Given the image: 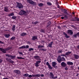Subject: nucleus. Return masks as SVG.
I'll return each mask as SVG.
<instances>
[{"label": "nucleus", "instance_id": "obj_26", "mask_svg": "<svg viewBox=\"0 0 79 79\" xmlns=\"http://www.w3.org/2000/svg\"><path fill=\"white\" fill-rule=\"evenodd\" d=\"M19 15H24V14L22 10H21L19 13Z\"/></svg>", "mask_w": 79, "mask_h": 79}, {"label": "nucleus", "instance_id": "obj_59", "mask_svg": "<svg viewBox=\"0 0 79 79\" xmlns=\"http://www.w3.org/2000/svg\"><path fill=\"white\" fill-rule=\"evenodd\" d=\"M40 58H38V59H36V60H37V61H39V60H40Z\"/></svg>", "mask_w": 79, "mask_h": 79}, {"label": "nucleus", "instance_id": "obj_4", "mask_svg": "<svg viewBox=\"0 0 79 79\" xmlns=\"http://www.w3.org/2000/svg\"><path fill=\"white\" fill-rule=\"evenodd\" d=\"M57 61H58V63H61L62 60H61V56H58L57 57Z\"/></svg>", "mask_w": 79, "mask_h": 79}, {"label": "nucleus", "instance_id": "obj_50", "mask_svg": "<svg viewBox=\"0 0 79 79\" xmlns=\"http://www.w3.org/2000/svg\"><path fill=\"white\" fill-rule=\"evenodd\" d=\"M32 77V75H28V77H29V78H31Z\"/></svg>", "mask_w": 79, "mask_h": 79}, {"label": "nucleus", "instance_id": "obj_8", "mask_svg": "<svg viewBox=\"0 0 79 79\" xmlns=\"http://www.w3.org/2000/svg\"><path fill=\"white\" fill-rule=\"evenodd\" d=\"M0 50L1 52H2V53H6V51L5 49L2 48H0Z\"/></svg>", "mask_w": 79, "mask_h": 79}, {"label": "nucleus", "instance_id": "obj_40", "mask_svg": "<svg viewBox=\"0 0 79 79\" xmlns=\"http://www.w3.org/2000/svg\"><path fill=\"white\" fill-rule=\"evenodd\" d=\"M67 15H64V18L65 19H68V16Z\"/></svg>", "mask_w": 79, "mask_h": 79}, {"label": "nucleus", "instance_id": "obj_27", "mask_svg": "<svg viewBox=\"0 0 79 79\" xmlns=\"http://www.w3.org/2000/svg\"><path fill=\"white\" fill-rule=\"evenodd\" d=\"M9 63H14V61L11 60V59H9V60L8 61Z\"/></svg>", "mask_w": 79, "mask_h": 79}, {"label": "nucleus", "instance_id": "obj_21", "mask_svg": "<svg viewBox=\"0 0 79 79\" xmlns=\"http://www.w3.org/2000/svg\"><path fill=\"white\" fill-rule=\"evenodd\" d=\"M14 13H12L8 15V16L10 17V16H14Z\"/></svg>", "mask_w": 79, "mask_h": 79}, {"label": "nucleus", "instance_id": "obj_37", "mask_svg": "<svg viewBox=\"0 0 79 79\" xmlns=\"http://www.w3.org/2000/svg\"><path fill=\"white\" fill-rule=\"evenodd\" d=\"M22 12L23 13V14H24V15H26V11H25V10H22Z\"/></svg>", "mask_w": 79, "mask_h": 79}, {"label": "nucleus", "instance_id": "obj_17", "mask_svg": "<svg viewBox=\"0 0 79 79\" xmlns=\"http://www.w3.org/2000/svg\"><path fill=\"white\" fill-rule=\"evenodd\" d=\"M67 63L68 65H73V62H67Z\"/></svg>", "mask_w": 79, "mask_h": 79}, {"label": "nucleus", "instance_id": "obj_62", "mask_svg": "<svg viewBox=\"0 0 79 79\" xmlns=\"http://www.w3.org/2000/svg\"><path fill=\"white\" fill-rule=\"evenodd\" d=\"M64 17H61V19H64Z\"/></svg>", "mask_w": 79, "mask_h": 79}, {"label": "nucleus", "instance_id": "obj_53", "mask_svg": "<svg viewBox=\"0 0 79 79\" xmlns=\"http://www.w3.org/2000/svg\"><path fill=\"white\" fill-rule=\"evenodd\" d=\"M19 55H23V52H19Z\"/></svg>", "mask_w": 79, "mask_h": 79}, {"label": "nucleus", "instance_id": "obj_5", "mask_svg": "<svg viewBox=\"0 0 79 79\" xmlns=\"http://www.w3.org/2000/svg\"><path fill=\"white\" fill-rule=\"evenodd\" d=\"M50 75L52 79H56V78H57V76L56 77H54V75L52 72L50 73Z\"/></svg>", "mask_w": 79, "mask_h": 79}, {"label": "nucleus", "instance_id": "obj_32", "mask_svg": "<svg viewBox=\"0 0 79 79\" xmlns=\"http://www.w3.org/2000/svg\"><path fill=\"white\" fill-rule=\"evenodd\" d=\"M23 76L24 77H27V76H29V74L27 73L23 75Z\"/></svg>", "mask_w": 79, "mask_h": 79}, {"label": "nucleus", "instance_id": "obj_2", "mask_svg": "<svg viewBox=\"0 0 79 79\" xmlns=\"http://www.w3.org/2000/svg\"><path fill=\"white\" fill-rule=\"evenodd\" d=\"M16 7L20 9V8H23V6L20 3L17 2Z\"/></svg>", "mask_w": 79, "mask_h": 79}, {"label": "nucleus", "instance_id": "obj_55", "mask_svg": "<svg viewBox=\"0 0 79 79\" xmlns=\"http://www.w3.org/2000/svg\"><path fill=\"white\" fill-rule=\"evenodd\" d=\"M0 44H4V43L2 41L0 40Z\"/></svg>", "mask_w": 79, "mask_h": 79}, {"label": "nucleus", "instance_id": "obj_60", "mask_svg": "<svg viewBox=\"0 0 79 79\" xmlns=\"http://www.w3.org/2000/svg\"><path fill=\"white\" fill-rule=\"evenodd\" d=\"M57 27L58 29H61V27L60 26H58Z\"/></svg>", "mask_w": 79, "mask_h": 79}, {"label": "nucleus", "instance_id": "obj_22", "mask_svg": "<svg viewBox=\"0 0 79 79\" xmlns=\"http://www.w3.org/2000/svg\"><path fill=\"white\" fill-rule=\"evenodd\" d=\"M26 35H27V34L26 33L23 32L20 35L21 36H24Z\"/></svg>", "mask_w": 79, "mask_h": 79}, {"label": "nucleus", "instance_id": "obj_9", "mask_svg": "<svg viewBox=\"0 0 79 79\" xmlns=\"http://www.w3.org/2000/svg\"><path fill=\"white\" fill-rule=\"evenodd\" d=\"M61 66L62 67H64V68L65 67H66V63H64V62H62L61 63Z\"/></svg>", "mask_w": 79, "mask_h": 79}, {"label": "nucleus", "instance_id": "obj_43", "mask_svg": "<svg viewBox=\"0 0 79 79\" xmlns=\"http://www.w3.org/2000/svg\"><path fill=\"white\" fill-rule=\"evenodd\" d=\"M15 39V37L13 36L12 38L10 39V40H14Z\"/></svg>", "mask_w": 79, "mask_h": 79}, {"label": "nucleus", "instance_id": "obj_24", "mask_svg": "<svg viewBox=\"0 0 79 79\" xmlns=\"http://www.w3.org/2000/svg\"><path fill=\"white\" fill-rule=\"evenodd\" d=\"M5 36L6 37V38H8V37H10V34H5Z\"/></svg>", "mask_w": 79, "mask_h": 79}, {"label": "nucleus", "instance_id": "obj_61", "mask_svg": "<svg viewBox=\"0 0 79 79\" xmlns=\"http://www.w3.org/2000/svg\"><path fill=\"white\" fill-rule=\"evenodd\" d=\"M41 77H44V74H41Z\"/></svg>", "mask_w": 79, "mask_h": 79}, {"label": "nucleus", "instance_id": "obj_63", "mask_svg": "<svg viewBox=\"0 0 79 79\" xmlns=\"http://www.w3.org/2000/svg\"><path fill=\"white\" fill-rule=\"evenodd\" d=\"M74 28L75 29H77V27L75 26L74 27Z\"/></svg>", "mask_w": 79, "mask_h": 79}, {"label": "nucleus", "instance_id": "obj_11", "mask_svg": "<svg viewBox=\"0 0 79 79\" xmlns=\"http://www.w3.org/2000/svg\"><path fill=\"white\" fill-rule=\"evenodd\" d=\"M63 34L65 35V38H67V39H69V38L70 37L68 35H67L65 32H64L63 33Z\"/></svg>", "mask_w": 79, "mask_h": 79}, {"label": "nucleus", "instance_id": "obj_7", "mask_svg": "<svg viewBox=\"0 0 79 79\" xmlns=\"http://www.w3.org/2000/svg\"><path fill=\"white\" fill-rule=\"evenodd\" d=\"M40 63H41V61L40 60L36 61L35 63V66L36 67H39V64Z\"/></svg>", "mask_w": 79, "mask_h": 79}, {"label": "nucleus", "instance_id": "obj_23", "mask_svg": "<svg viewBox=\"0 0 79 79\" xmlns=\"http://www.w3.org/2000/svg\"><path fill=\"white\" fill-rule=\"evenodd\" d=\"M34 58H35V60H37L38 58H40V56H34Z\"/></svg>", "mask_w": 79, "mask_h": 79}, {"label": "nucleus", "instance_id": "obj_14", "mask_svg": "<svg viewBox=\"0 0 79 79\" xmlns=\"http://www.w3.org/2000/svg\"><path fill=\"white\" fill-rule=\"evenodd\" d=\"M67 32L68 34L70 33L71 35H73V32L72 31V30H68Z\"/></svg>", "mask_w": 79, "mask_h": 79}, {"label": "nucleus", "instance_id": "obj_56", "mask_svg": "<svg viewBox=\"0 0 79 79\" xmlns=\"http://www.w3.org/2000/svg\"><path fill=\"white\" fill-rule=\"evenodd\" d=\"M32 77H35V75L32 74Z\"/></svg>", "mask_w": 79, "mask_h": 79}, {"label": "nucleus", "instance_id": "obj_30", "mask_svg": "<svg viewBox=\"0 0 79 79\" xmlns=\"http://www.w3.org/2000/svg\"><path fill=\"white\" fill-rule=\"evenodd\" d=\"M16 27V26H15V25H14L13 26V27L12 28V31H15V27Z\"/></svg>", "mask_w": 79, "mask_h": 79}, {"label": "nucleus", "instance_id": "obj_18", "mask_svg": "<svg viewBox=\"0 0 79 79\" xmlns=\"http://www.w3.org/2000/svg\"><path fill=\"white\" fill-rule=\"evenodd\" d=\"M71 53V52H68L65 54V55H66V56H69Z\"/></svg>", "mask_w": 79, "mask_h": 79}, {"label": "nucleus", "instance_id": "obj_45", "mask_svg": "<svg viewBox=\"0 0 79 79\" xmlns=\"http://www.w3.org/2000/svg\"><path fill=\"white\" fill-rule=\"evenodd\" d=\"M10 59H9V58L8 57H6V61H7L8 62L9 61V60H10Z\"/></svg>", "mask_w": 79, "mask_h": 79}, {"label": "nucleus", "instance_id": "obj_19", "mask_svg": "<svg viewBox=\"0 0 79 79\" xmlns=\"http://www.w3.org/2000/svg\"><path fill=\"white\" fill-rule=\"evenodd\" d=\"M4 10L6 12H8L9 10H8V8L7 7H4Z\"/></svg>", "mask_w": 79, "mask_h": 79}, {"label": "nucleus", "instance_id": "obj_20", "mask_svg": "<svg viewBox=\"0 0 79 79\" xmlns=\"http://www.w3.org/2000/svg\"><path fill=\"white\" fill-rule=\"evenodd\" d=\"M51 24H52L51 21L49 22L47 24V26H46L47 27H48V26H50V25H51Z\"/></svg>", "mask_w": 79, "mask_h": 79}, {"label": "nucleus", "instance_id": "obj_41", "mask_svg": "<svg viewBox=\"0 0 79 79\" xmlns=\"http://www.w3.org/2000/svg\"><path fill=\"white\" fill-rule=\"evenodd\" d=\"M40 50H42V51H43V52H45V51H46V50H47L46 49L44 48L41 49Z\"/></svg>", "mask_w": 79, "mask_h": 79}, {"label": "nucleus", "instance_id": "obj_10", "mask_svg": "<svg viewBox=\"0 0 79 79\" xmlns=\"http://www.w3.org/2000/svg\"><path fill=\"white\" fill-rule=\"evenodd\" d=\"M46 65H47V66H48V68H49V69H53V67L51 66V65H50V64H49V63H48V62H47Z\"/></svg>", "mask_w": 79, "mask_h": 79}, {"label": "nucleus", "instance_id": "obj_6", "mask_svg": "<svg viewBox=\"0 0 79 79\" xmlns=\"http://www.w3.org/2000/svg\"><path fill=\"white\" fill-rule=\"evenodd\" d=\"M6 56H7V57H10L11 59H14V58H15L16 56L15 55L11 56L9 54H7L6 55Z\"/></svg>", "mask_w": 79, "mask_h": 79}, {"label": "nucleus", "instance_id": "obj_36", "mask_svg": "<svg viewBox=\"0 0 79 79\" xmlns=\"http://www.w3.org/2000/svg\"><path fill=\"white\" fill-rule=\"evenodd\" d=\"M67 12V11H64V15H68V14Z\"/></svg>", "mask_w": 79, "mask_h": 79}, {"label": "nucleus", "instance_id": "obj_35", "mask_svg": "<svg viewBox=\"0 0 79 79\" xmlns=\"http://www.w3.org/2000/svg\"><path fill=\"white\" fill-rule=\"evenodd\" d=\"M75 19H76V21H79V18H77V17H75Z\"/></svg>", "mask_w": 79, "mask_h": 79}, {"label": "nucleus", "instance_id": "obj_34", "mask_svg": "<svg viewBox=\"0 0 79 79\" xmlns=\"http://www.w3.org/2000/svg\"><path fill=\"white\" fill-rule=\"evenodd\" d=\"M17 58L18 59H24V58H23L21 57H17Z\"/></svg>", "mask_w": 79, "mask_h": 79}, {"label": "nucleus", "instance_id": "obj_15", "mask_svg": "<svg viewBox=\"0 0 79 79\" xmlns=\"http://www.w3.org/2000/svg\"><path fill=\"white\" fill-rule=\"evenodd\" d=\"M73 56H74V58H75V59H78V58H79V56L77 55L73 54Z\"/></svg>", "mask_w": 79, "mask_h": 79}, {"label": "nucleus", "instance_id": "obj_13", "mask_svg": "<svg viewBox=\"0 0 79 79\" xmlns=\"http://www.w3.org/2000/svg\"><path fill=\"white\" fill-rule=\"evenodd\" d=\"M53 43V42L52 41L50 43H49L48 44V47H50V48H52V45Z\"/></svg>", "mask_w": 79, "mask_h": 79}, {"label": "nucleus", "instance_id": "obj_28", "mask_svg": "<svg viewBox=\"0 0 79 79\" xmlns=\"http://www.w3.org/2000/svg\"><path fill=\"white\" fill-rule=\"evenodd\" d=\"M42 47H43V48H44V46L41 45H39L38 46V48H42Z\"/></svg>", "mask_w": 79, "mask_h": 79}, {"label": "nucleus", "instance_id": "obj_39", "mask_svg": "<svg viewBox=\"0 0 79 79\" xmlns=\"http://www.w3.org/2000/svg\"><path fill=\"white\" fill-rule=\"evenodd\" d=\"M34 50V49L33 48H31L29 49L28 51L31 52V50Z\"/></svg>", "mask_w": 79, "mask_h": 79}, {"label": "nucleus", "instance_id": "obj_46", "mask_svg": "<svg viewBox=\"0 0 79 79\" xmlns=\"http://www.w3.org/2000/svg\"><path fill=\"white\" fill-rule=\"evenodd\" d=\"M77 33L76 34L74 35H73V37H75V38H76V37H77Z\"/></svg>", "mask_w": 79, "mask_h": 79}, {"label": "nucleus", "instance_id": "obj_49", "mask_svg": "<svg viewBox=\"0 0 79 79\" xmlns=\"http://www.w3.org/2000/svg\"><path fill=\"white\" fill-rule=\"evenodd\" d=\"M41 32H45V30H44L43 29H41Z\"/></svg>", "mask_w": 79, "mask_h": 79}, {"label": "nucleus", "instance_id": "obj_25", "mask_svg": "<svg viewBox=\"0 0 79 79\" xmlns=\"http://www.w3.org/2000/svg\"><path fill=\"white\" fill-rule=\"evenodd\" d=\"M61 59L62 61H66V59H65L64 57H61Z\"/></svg>", "mask_w": 79, "mask_h": 79}, {"label": "nucleus", "instance_id": "obj_58", "mask_svg": "<svg viewBox=\"0 0 79 79\" xmlns=\"http://www.w3.org/2000/svg\"><path fill=\"white\" fill-rule=\"evenodd\" d=\"M77 36H78L79 37V32L77 33Z\"/></svg>", "mask_w": 79, "mask_h": 79}, {"label": "nucleus", "instance_id": "obj_42", "mask_svg": "<svg viewBox=\"0 0 79 79\" xmlns=\"http://www.w3.org/2000/svg\"><path fill=\"white\" fill-rule=\"evenodd\" d=\"M12 19H16V17L13 16L12 17Z\"/></svg>", "mask_w": 79, "mask_h": 79}, {"label": "nucleus", "instance_id": "obj_47", "mask_svg": "<svg viewBox=\"0 0 79 79\" xmlns=\"http://www.w3.org/2000/svg\"><path fill=\"white\" fill-rule=\"evenodd\" d=\"M58 52L59 53H61V52H62V51L61 50H60L58 51Z\"/></svg>", "mask_w": 79, "mask_h": 79}, {"label": "nucleus", "instance_id": "obj_51", "mask_svg": "<svg viewBox=\"0 0 79 79\" xmlns=\"http://www.w3.org/2000/svg\"><path fill=\"white\" fill-rule=\"evenodd\" d=\"M25 48H29V45H26V46H25Z\"/></svg>", "mask_w": 79, "mask_h": 79}, {"label": "nucleus", "instance_id": "obj_44", "mask_svg": "<svg viewBox=\"0 0 79 79\" xmlns=\"http://www.w3.org/2000/svg\"><path fill=\"white\" fill-rule=\"evenodd\" d=\"M40 75L38 74L35 75V77H40Z\"/></svg>", "mask_w": 79, "mask_h": 79}, {"label": "nucleus", "instance_id": "obj_16", "mask_svg": "<svg viewBox=\"0 0 79 79\" xmlns=\"http://www.w3.org/2000/svg\"><path fill=\"white\" fill-rule=\"evenodd\" d=\"M57 64V63H56L55 62H53L52 63V66H53V67H54Z\"/></svg>", "mask_w": 79, "mask_h": 79}, {"label": "nucleus", "instance_id": "obj_3", "mask_svg": "<svg viewBox=\"0 0 79 79\" xmlns=\"http://www.w3.org/2000/svg\"><path fill=\"white\" fill-rule=\"evenodd\" d=\"M13 72L14 73V74H16V75H18V74H20L21 73V72H20V71L18 70H14L13 71Z\"/></svg>", "mask_w": 79, "mask_h": 79}, {"label": "nucleus", "instance_id": "obj_57", "mask_svg": "<svg viewBox=\"0 0 79 79\" xmlns=\"http://www.w3.org/2000/svg\"><path fill=\"white\" fill-rule=\"evenodd\" d=\"M4 49H5V50L6 51H6H8V48H5Z\"/></svg>", "mask_w": 79, "mask_h": 79}, {"label": "nucleus", "instance_id": "obj_33", "mask_svg": "<svg viewBox=\"0 0 79 79\" xmlns=\"http://www.w3.org/2000/svg\"><path fill=\"white\" fill-rule=\"evenodd\" d=\"M32 23L33 24H38V23H39L38 22H32Z\"/></svg>", "mask_w": 79, "mask_h": 79}, {"label": "nucleus", "instance_id": "obj_31", "mask_svg": "<svg viewBox=\"0 0 79 79\" xmlns=\"http://www.w3.org/2000/svg\"><path fill=\"white\" fill-rule=\"evenodd\" d=\"M44 5V4L42 3H40L38 4V6H41L42 7V6H43Z\"/></svg>", "mask_w": 79, "mask_h": 79}, {"label": "nucleus", "instance_id": "obj_64", "mask_svg": "<svg viewBox=\"0 0 79 79\" xmlns=\"http://www.w3.org/2000/svg\"><path fill=\"white\" fill-rule=\"evenodd\" d=\"M77 48L78 49V50H79V45L77 46Z\"/></svg>", "mask_w": 79, "mask_h": 79}, {"label": "nucleus", "instance_id": "obj_12", "mask_svg": "<svg viewBox=\"0 0 79 79\" xmlns=\"http://www.w3.org/2000/svg\"><path fill=\"white\" fill-rule=\"evenodd\" d=\"M37 39V37L36 35L33 36H32V40H36Z\"/></svg>", "mask_w": 79, "mask_h": 79}, {"label": "nucleus", "instance_id": "obj_38", "mask_svg": "<svg viewBox=\"0 0 79 79\" xmlns=\"http://www.w3.org/2000/svg\"><path fill=\"white\" fill-rule=\"evenodd\" d=\"M47 4L48 5H49V6H51L52 5V3L49 2H48L47 3Z\"/></svg>", "mask_w": 79, "mask_h": 79}, {"label": "nucleus", "instance_id": "obj_54", "mask_svg": "<svg viewBox=\"0 0 79 79\" xmlns=\"http://www.w3.org/2000/svg\"><path fill=\"white\" fill-rule=\"evenodd\" d=\"M53 68H55V69H57L58 68V66H55L54 67H53Z\"/></svg>", "mask_w": 79, "mask_h": 79}, {"label": "nucleus", "instance_id": "obj_29", "mask_svg": "<svg viewBox=\"0 0 79 79\" xmlns=\"http://www.w3.org/2000/svg\"><path fill=\"white\" fill-rule=\"evenodd\" d=\"M21 48H26V46L24 45L21 46V47H19V49H21Z\"/></svg>", "mask_w": 79, "mask_h": 79}, {"label": "nucleus", "instance_id": "obj_52", "mask_svg": "<svg viewBox=\"0 0 79 79\" xmlns=\"http://www.w3.org/2000/svg\"><path fill=\"white\" fill-rule=\"evenodd\" d=\"M8 50H10V49L12 48V47H8Z\"/></svg>", "mask_w": 79, "mask_h": 79}, {"label": "nucleus", "instance_id": "obj_1", "mask_svg": "<svg viewBox=\"0 0 79 79\" xmlns=\"http://www.w3.org/2000/svg\"><path fill=\"white\" fill-rule=\"evenodd\" d=\"M27 2L31 5H37V3L35 2H34L32 0H27Z\"/></svg>", "mask_w": 79, "mask_h": 79}, {"label": "nucleus", "instance_id": "obj_48", "mask_svg": "<svg viewBox=\"0 0 79 79\" xmlns=\"http://www.w3.org/2000/svg\"><path fill=\"white\" fill-rule=\"evenodd\" d=\"M71 21H75L76 20H74V18H72V19L71 20Z\"/></svg>", "mask_w": 79, "mask_h": 79}]
</instances>
